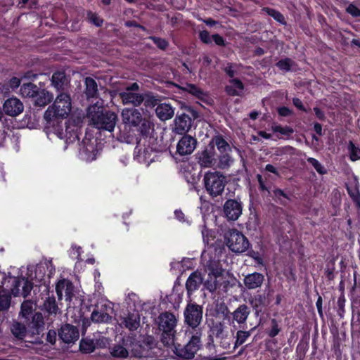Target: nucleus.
I'll list each match as a JSON object with an SVG mask.
<instances>
[{"label":"nucleus","mask_w":360,"mask_h":360,"mask_svg":"<svg viewBox=\"0 0 360 360\" xmlns=\"http://www.w3.org/2000/svg\"><path fill=\"white\" fill-rule=\"evenodd\" d=\"M72 109V101L69 94L60 93L58 94L53 103L50 105L44 112V118L51 120L52 118H65Z\"/></svg>","instance_id":"obj_4"},{"label":"nucleus","mask_w":360,"mask_h":360,"mask_svg":"<svg viewBox=\"0 0 360 360\" xmlns=\"http://www.w3.org/2000/svg\"><path fill=\"white\" fill-rule=\"evenodd\" d=\"M66 81V77L63 72H57L53 74L51 78L52 85L58 90L63 89V85Z\"/></svg>","instance_id":"obj_41"},{"label":"nucleus","mask_w":360,"mask_h":360,"mask_svg":"<svg viewBox=\"0 0 360 360\" xmlns=\"http://www.w3.org/2000/svg\"><path fill=\"white\" fill-rule=\"evenodd\" d=\"M348 150L352 161L360 160V147L356 146L352 141L349 142Z\"/></svg>","instance_id":"obj_46"},{"label":"nucleus","mask_w":360,"mask_h":360,"mask_svg":"<svg viewBox=\"0 0 360 360\" xmlns=\"http://www.w3.org/2000/svg\"><path fill=\"white\" fill-rule=\"evenodd\" d=\"M184 335V338L188 337V343L184 347H180L179 340L175 341L174 345L171 347L174 348V353L180 358L189 360L194 357L200 349L202 331L201 330H196L195 332L185 330Z\"/></svg>","instance_id":"obj_2"},{"label":"nucleus","mask_w":360,"mask_h":360,"mask_svg":"<svg viewBox=\"0 0 360 360\" xmlns=\"http://www.w3.org/2000/svg\"><path fill=\"white\" fill-rule=\"evenodd\" d=\"M155 113L160 120L166 121L172 118L174 115V109L170 104L160 103L158 105Z\"/></svg>","instance_id":"obj_26"},{"label":"nucleus","mask_w":360,"mask_h":360,"mask_svg":"<svg viewBox=\"0 0 360 360\" xmlns=\"http://www.w3.org/2000/svg\"><path fill=\"white\" fill-rule=\"evenodd\" d=\"M80 350L84 353H91L95 350V345L91 340L82 339L79 344Z\"/></svg>","instance_id":"obj_47"},{"label":"nucleus","mask_w":360,"mask_h":360,"mask_svg":"<svg viewBox=\"0 0 360 360\" xmlns=\"http://www.w3.org/2000/svg\"><path fill=\"white\" fill-rule=\"evenodd\" d=\"M158 328L162 331L161 341L164 345L172 347L175 341L179 340L181 333L176 335L175 328L178 320L176 316L168 311L161 313L157 318Z\"/></svg>","instance_id":"obj_1"},{"label":"nucleus","mask_w":360,"mask_h":360,"mask_svg":"<svg viewBox=\"0 0 360 360\" xmlns=\"http://www.w3.org/2000/svg\"><path fill=\"white\" fill-rule=\"evenodd\" d=\"M112 304L106 300H101L95 306L91 319L95 323H108L111 320Z\"/></svg>","instance_id":"obj_9"},{"label":"nucleus","mask_w":360,"mask_h":360,"mask_svg":"<svg viewBox=\"0 0 360 360\" xmlns=\"http://www.w3.org/2000/svg\"><path fill=\"white\" fill-rule=\"evenodd\" d=\"M278 112L281 116L287 117L292 114V111L287 107H281L278 109Z\"/></svg>","instance_id":"obj_63"},{"label":"nucleus","mask_w":360,"mask_h":360,"mask_svg":"<svg viewBox=\"0 0 360 360\" xmlns=\"http://www.w3.org/2000/svg\"><path fill=\"white\" fill-rule=\"evenodd\" d=\"M120 326L127 328L130 331L136 330L141 326V317L138 311L128 313L120 318Z\"/></svg>","instance_id":"obj_17"},{"label":"nucleus","mask_w":360,"mask_h":360,"mask_svg":"<svg viewBox=\"0 0 360 360\" xmlns=\"http://www.w3.org/2000/svg\"><path fill=\"white\" fill-rule=\"evenodd\" d=\"M112 356L117 359H126L129 356V342L123 340L121 343L114 344L110 347Z\"/></svg>","instance_id":"obj_22"},{"label":"nucleus","mask_w":360,"mask_h":360,"mask_svg":"<svg viewBox=\"0 0 360 360\" xmlns=\"http://www.w3.org/2000/svg\"><path fill=\"white\" fill-rule=\"evenodd\" d=\"M46 340L51 344L53 345L56 340V333L53 330H50L48 331L46 335Z\"/></svg>","instance_id":"obj_61"},{"label":"nucleus","mask_w":360,"mask_h":360,"mask_svg":"<svg viewBox=\"0 0 360 360\" xmlns=\"http://www.w3.org/2000/svg\"><path fill=\"white\" fill-rule=\"evenodd\" d=\"M238 68L236 64L228 63L227 65L224 68V70L231 79H234L233 77L238 73Z\"/></svg>","instance_id":"obj_50"},{"label":"nucleus","mask_w":360,"mask_h":360,"mask_svg":"<svg viewBox=\"0 0 360 360\" xmlns=\"http://www.w3.org/2000/svg\"><path fill=\"white\" fill-rule=\"evenodd\" d=\"M181 89L195 96L198 98L202 99L206 96V94L199 87L193 84H185L184 86H181Z\"/></svg>","instance_id":"obj_39"},{"label":"nucleus","mask_w":360,"mask_h":360,"mask_svg":"<svg viewBox=\"0 0 360 360\" xmlns=\"http://www.w3.org/2000/svg\"><path fill=\"white\" fill-rule=\"evenodd\" d=\"M150 39L161 49L164 50L168 46L167 41L164 39H161L156 37H151Z\"/></svg>","instance_id":"obj_58"},{"label":"nucleus","mask_w":360,"mask_h":360,"mask_svg":"<svg viewBox=\"0 0 360 360\" xmlns=\"http://www.w3.org/2000/svg\"><path fill=\"white\" fill-rule=\"evenodd\" d=\"M198 163L202 167H211L215 163L214 153L213 149H205L198 153Z\"/></svg>","instance_id":"obj_29"},{"label":"nucleus","mask_w":360,"mask_h":360,"mask_svg":"<svg viewBox=\"0 0 360 360\" xmlns=\"http://www.w3.org/2000/svg\"><path fill=\"white\" fill-rule=\"evenodd\" d=\"M3 109L6 115L15 117L22 112L24 106L20 99L12 97L5 101Z\"/></svg>","instance_id":"obj_15"},{"label":"nucleus","mask_w":360,"mask_h":360,"mask_svg":"<svg viewBox=\"0 0 360 360\" xmlns=\"http://www.w3.org/2000/svg\"><path fill=\"white\" fill-rule=\"evenodd\" d=\"M135 149V158L139 162L145 163L148 165L153 160L152 149L148 148L142 149L141 148H139L138 146Z\"/></svg>","instance_id":"obj_32"},{"label":"nucleus","mask_w":360,"mask_h":360,"mask_svg":"<svg viewBox=\"0 0 360 360\" xmlns=\"http://www.w3.org/2000/svg\"><path fill=\"white\" fill-rule=\"evenodd\" d=\"M223 271L221 268L216 267L210 269L207 278L206 279L204 286L211 292L219 290L220 274Z\"/></svg>","instance_id":"obj_19"},{"label":"nucleus","mask_w":360,"mask_h":360,"mask_svg":"<svg viewBox=\"0 0 360 360\" xmlns=\"http://www.w3.org/2000/svg\"><path fill=\"white\" fill-rule=\"evenodd\" d=\"M197 146V140L193 136L186 134L178 141L176 152L181 156L191 155Z\"/></svg>","instance_id":"obj_11"},{"label":"nucleus","mask_w":360,"mask_h":360,"mask_svg":"<svg viewBox=\"0 0 360 360\" xmlns=\"http://www.w3.org/2000/svg\"><path fill=\"white\" fill-rule=\"evenodd\" d=\"M87 115L91 119L92 124L98 129L112 131L117 123V116L115 112H100L99 108L96 105L88 108Z\"/></svg>","instance_id":"obj_3"},{"label":"nucleus","mask_w":360,"mask_h":360,"mask_svg":"<svg viewBox=\"0 0 360 360\" xmlns=\"http://www.w3.org/2000/svg\"><path fill=\"white\" fill-rule=\"evenodd\" d=\"M39 88L37 86L32 83L23 84L20 89V94L23 97L31 98L33 99L34 95L37 93Z\"/></svg>","instance_id":"obj_35"},{"label":"nucleus","mask_w":360,"mask_h":360,"mask_svg":"<svg viewBox=\"0 0 360 360\" xmlns=\"http://www.w3.org/2000/svg\"><path fill=\"white\" fill-rule=\"evenodd\" d=\"M86 90L85 94L88 98H94L98 93V85L96 81L91 77L85 79Z\"/></svg>","instance_id":"obj_36"},{"label":"nucleus","mask_w":360,"mask_h":360,"mask_svg":"<svg viewBox=\"0 0 360 360\" xmlns=\"http://www.w3.org/2000/svg\"><path fill=\"white\" fill-rule=\"evenodd\" d=\"M203 278L200 272L194 271L188 278L186 288L188 295L197 290L202 283Z\"/></svg>","instance_id":"obj_24"},{"label":"nucleus","mask_w":360,"mask_h":360,"mask_svg":"<svg viewBox=\"0 0 360 360\" xmlns=\"http://www.w3.org/2000/svg\"><path fill=\"white\" fill-rule=\"evenodd\" d=\"M212 39L215 42L216 44L219 46H224V40L222 37H221L218 34H213L212 36Z\"/></svg>","instance_id":"obj_64"},{"label":"nucleus","mask_w":360,"mask_h":360,"mask_svg":"<svg viewBox=\"0 0 360 360\" xmlns=\"http://www.w3.org/2000/svg\"><path fill=\"white\" fill-rule=\"evenodd\" d=\"M264 276L260 273L254 272L246 275L243 279L245 286L248 290H255L262 286Z\"/></svg>","instance_id":"obj_23"},{"label":"nucleus","mask_w":360,"mask_h":360,"mask_svg":"<svg viewBox=\"0 0 360 360\" xmlns=\"http://www.w3.org/2000/svg\"><path fill=\"white\" fill-rule=\"evenodd\" d=\"M11 332L17 338L22 339L26 335L27 330L23 324L15 322L11 326Z\"/></svg>","instance_id":"obj_45"},{"label":"nucleus","mask_w":360,"mask_h":360,"mask_svg":"<svg viewBox=\"0 0 360 360\" xmlns=\"http://www.w3.org/2000/svg\"><path fill=\"white\" fill-rule=\"evenodd\" d=\"M88 18L91 22L96 26H101L103 23V20L101 19L96 13L89 12L88 13Z\"/></svg>","instance_id":"obj_56"},{"label":"nucleus","mask_w":360,"mask_h":360,"mask_svg":"<svg viewBox=\"0 0 360 360\" xmlns=\"http://www.w3.org/2000/svg\"><path fill=\"white\" fill-rule=\"evenodd\" d=\"M58 335L64 342L73 343L79 338V330L72 325L65 324L60 328Z\"/></svg>","instance_id":"obj_18"},{"label":"nucleus","mask_w":360,"mask_h":360,"mask_svg":"<svg viewBox=\"0 0 360 360\" xmlns=\"http://www.w3.org/2000/svg\"><path fill=\"white\" fill-rule=\"evenodd\" d=\"M204 184L207 192L212 197H217L224 190L226 177L219 172H207L204 176Z\"/></svg>","instance_id":"obj_6"},{"label":"nucleus","mask_w":360,"mask_h":360,"mask_svg":"<svg viewBox=\"0 0 360 360\" xmlns=\"http://www.w3.org/2000/svg\"><path fill=\"white\" fill-rule=\"evenodd\" d=\"M140 86L136 83H132L127 86L122 92L120 93V97L124 105H131L134 107H138L142 103V95L139 91Z\"/></svg>","instance_id":"obj_8"},{"label":"nucleus","mask_w":360,"mask_h":360,"mask_svg":"<svg viewBox=\"0 0 360 360\" xmlns=\"http://www.w3.org/2000/svg\"><path fill=\"white\" fill-rule=\"evenodd\" d=\"M243 207L240 202L230 199L224 205V213L228 220L236 221L242 214Z\"/></svg>","instance_id":"obj_12"},{"label":"nucleus","mask_w":360,"mask_h":360,"mask_svg":"<svg viewBox=\"0 0 360 360\" xmlns=\"http://www.w3.org/2000/svg\"><path fill=\"white\" fill-rule=\"evenodd\" d=\"M212 142L217 146L221 153L232 151L231 147L221 136H214Z\"/></svg>","instance_id":"obj_37"},{"label":"nucleus","mask_w":360,"mask_h":360,"mask_svg":"<svg viewBox=\"0 0 360 360\" xmlns=\"http://www.w3.org/2000/svg\"><path fill=\"white\" fill-rule=\"evenodd\" d=\"M44 308L51 315H56L60 312L54 297H48L46 299L44 303Z\"/></svg>","instance_id":"obj_38"},{"label":"nucleus","mask_w":360,"mask_h":360,"mask_svg":"<svg viewBox=\"0 0 360 360\" xmlns=\"http://www.w3.org/2000/svg\"><path fill=\"white\" fill-rule=\"evenodd\" d=\"M219 291H221L223 292H226L229 289L231 285L230 282L228 280V278L223 274L221 272L220 274V278H219Z\"/></svg>","instance_id":"obj_51"},{"label":"nucleus","mask_w":360,"mask_h":360,"mask_svg":"<svg viewBox=\"0 0 360 360\" xmlns=\"http://www.w3.org/2000/svg\"><path fill=\"white\" fill-rule=\"evenodd\" d=\"M212 335L215 337L217 340L220 338H223L224 335L229 334L227 330V327L226 326L224 323L218 322L213 324L211 328Z\"/></svg>","instance_id":"obj_33"},{"label":"nucleus","mask_w":360,"mask_h":360,"mask_svg":"<svg viewBox=\"0 0 360 360\" xmlns=\"http://www.w3.org/2000/svg\"><path fill=\"white\" fill-rule=\"evenodd\" d=\"M346 11L353 17H360V9L354 4H349L347 8Z\"/></svg>","instance_id":"obj_59"},{"label":"nucleus","mask_w":360,"mask_h":360,"mask_svg":"<svg viewBox=\"0 0 360 360\" xmlns=\"http://www.w3.org/2000/svg\"><path fill=\"white\" fill-rule=\"evenodd\" d=\"M5 282L2 283L1 286L3 290L2 292H0V310H4L9 307L11 302V297L8 295V286L6 285V288L4 287Z\"/></svg>","instance_id":"obj_40"},{"label":"nucleus","mask_w":360,"mask_h":360,"mask_svg":"<svg viewBox=\"0 0 360 360\" xmlns=\"http://www.w3.org/2000/svg\"><path fill=\"white\" fill-rule=\"evenodd\" d=\"M307 162L314 167L319 174H327V169L316 159L314 158H308Z\"/></svg>","instance_id":"obj_49"},{"label":"nucleus","mask_w":360,"mask_h":360,"mask_svg":"<svg viewBox=\"0 0 360 360\" xmlns=\"http://www.w3.org/2000/svg\"><path fill=\"white\" fill-rule=\"evenodd\" d=\"M56 290L59 300H62L64 297L66 301L72 300L74 286L70 281L66 279L60 281L56 285Z\"/></svg>","instance_id":"obj_16"},{"label":"nucleus","mask_w":360,"mask_h":360,"mask_svg":"<svg viewBox=\"0 0 360 360\" xmlns=\"http://www.w3.org/2000/svg\"><path fill=\"white\" fill-rule=\"evenodd\" d=\"M274 132H278L283 135H290L293 133V129L289 127H283L281 125L274 124L271 127Z\"/></svg>","instance_id":"obj_53"},{"label":"nucleus","mask_w":360,"mask_h":360,"mask_svg":"<svg viewBox=\"0 0 360 360\" xmlns=\"http://www.w3.org/2000/svg\"><path fill=\"white\" fill-rule=\"evenodd\" d=\"M79 155L86 162H91L96 159V153L94 146L90 143L84 142V146L80 148Z\"/></svg>","instance_id":"obj_31"},{"label":"nucleus","mask_w":360,"mask_h":360,"mask_svg":"<svg viewBox=\"0 0 360 360\" xmlns=\"http://www.w3.org/2000/svg\"><path fill=\"white\" fill-rule=\"evenodd\" d=\"M276 66L282 71L288 72L295 70L296 64L295 63L289 58L280 60L276 63Z\"/></svg>","instance_id":"obj_42"},{"label":"nucleus","mask_w":360,"mask_h":360,"mask_svg":"<svg viewBox=\"0 0 360 360\" xmlns=\"http://www.w3.org/2000/svg\"><path fill=\"white\" fill-rule=\"evenodd\" d=\"M280 332V328L276 319L271 320V328L269 331V335L271 338L276 336Z\"/></svg>","instance_id":"obj_55"},{"label":"nucleus","mask_w":360,"mask_h":360,"mask_svg":"<svg viewBox=\"0 0 360 360\" xmlns=\"http://www.w3.org/2000/svg\"><path fill=\"white\" fill-rule=\"evenodd\" d=\"M129 352L131 356L137 358H153L156 352L148 346L143 347L138 342H129Z\"/></svg>","instance_id":"obj_14"},{"label":"nucleus","mask_w":360,"mask_h":360,"mask_svg":"<svg viewBox=\"0 0 360 360\" xmlns=\"http://www.w3.org/2000/svg\"><path fill=\"white\" fill-rule=\"evenodd\" d=\"M33 311V302L30 300L23 302L21 304L20 314L23 317L27 319Z\"/></svg>","instance_id":"obj_48"},{"label":"nucleus","mask_w":360,"mask_h":360,"mask_svg":"<svg viewBox=\"0 0 360 360\" xmlns=\"http://www.w3.org/2000/svg\"><path fill=\"white\" fill-rule=\"evenodd\" d=\"M2 276L5 281L8 279V282L11 281L14 283L13 288H11V292L15 297L21 295L26 297L32 290L33 284L27 279L15 277L7 278L5 274H2Z\"/></svg>","instance_id":"obj_10"},{"label":"nucleus","mask_w":360,"mask_h":360,"mask_svg":"<svg viewBox=\"0 0 360 360\" xmlns=\"http://www.w3.org/2000/svg\"><path fill=\"white\" fill-rule=\"evenodd\" d=\"M184 315L185 323L188 326V328L185 330L195 332L196 330H201L199 326L202 319V307L194 303L188 304Z\"/></svg>","instance_id":"obj_7"},{"label":"nucleus","mask_w":360,"mask_h":360,"mask_svg":"<svg viewBox=\"0 0 360 360\" xmlns=\"http://www.w3.org/2000/svg\"><path fill=\"white\" fill-rule=\"evenodd\" d=\"M199 37L201 41L205 44H210L212 41L211 37L209 32L206 30L201 31L199 34Z\"/></svg>","instance_id":"obj_60"},{"label":"nucleus","mask_w":360,"mask_h":360,"mask_svg":"<svg viewBox=\"0 0 360 360\" xmlns=\"http://www.w3.org/2000/svg\"><path fill=\"white\" fill-rule=\"evenodd\" d=\"M224 240L227 247L236 253L245 252L250 245L247 238L234 229H229L224 233Z\"/></svg>","instance_id":"obj_5"},{"label":"nucleus","mask_w":360,"mask_h":360,"mask_svg":"<svg viewBox=\"0 0 360 360\" xmlns=\"http://www.w3.org/2000/svg\"><path fill=\"white\" fill-rule=\"evenodd\" d=\"M268 295L265 292H257L249 299L250 304L255 310L256 316H258L262 312L263 307L269 303Z\"/></svg>","instance_id":"obj_20"},{"label":"nucleus","mask_w":360,"mask_h":360,"mask_svg":"<svg viewBox=\"0 0 360 360\" xmlns=\"http://www.w3.org/2000/svg\"><path fill=\"white\" fill-rule=\"evenodd\" d=\"M218 340L220 347H221L224 349L229 350L231 348L233 339L231 335L229 334L224 335L223 338H220Z\"/></svg>","instance_id":"obj_52"},{"label":"nucleus","mask_w":360,"mask_h":360,"mask_svg":"<svg viewBox=\"0 0 360 360\" xmlns=\"http://www.w3.org/2000/svg\"><path fill=\"white\" fill-rule=\"evenodd\" d=\"M174 131L176 134H183L188 131L192 125V119L185 113L177 115L174 119Z\"/></svg>","instance_id":"obj_21"},{"label":"nucleus","mask_w":360,"mask_h":360,"mask_svg":"<svg viewBox=\"0 0 360 360\" xmlns=\"http://www.w3.org/2000/svg\"><path fill=\"white\" fill-rule=\"evenodd\" d=\"M20 79L17 78V77H12L9 82H8V86L9 88H11V89H15V88H17L20 86Z\"/></svg>","instance_id":"obj_62"},{"label":"nucleus","mask_w":360,"mask_h":360,"mask_svg":"<svg viewBox=\"0 0 360 360\" xmlns=\"http://www.w3.org/2000/svg\"><path fill=\"white\" fill-rule=\"evenodd\" d=\"M250 314V309L246 304H240L232 313L233 320L238 324H243L246 322Z\"/></svg>","instance_id":"obj_27"},{"label":"nucleus","mask_w":360,"mask_h":360,"mask_svg":"<svg viewBox=\"0 0 360 360\" xmlns=\"http://www.w3.org/2000/svg\"><path fill=\"white\" fill-rule=\"evenodd\" d=\"M252 330L253 328L250 330H238L235 336L236 341L233 347V349H236L237 347L244 344L250 337Z\"/></svg>","instance_id":"obj_34"},{"label":"nucleus","mask_w":360,"mask_h":360,"mask_svg":"<svg viewBox=\"0 0 360 360\" xmlns=\"http://www.w3.org/2000/svg\"><path fill=\"white\" fill-rule=\"evenodd\" d=\"M142 103L146 108H153L158 105L159 99L150 92H146L142 95Z\"/></svg>","instance_id":"obj_43"},{"label":"nucleus","mask_w":360,"mask_h":360,"mask_svg":"<svg viewBox=\"0 0 360 360\" xmlns=\"http://www.w3.org/2000/svg\"><path fill=\"white\" fill-rule=\"evenodd\" d=\"M244 90V85L239 79H230L225 86L226 93L231 96H240Z\"/></svg>","instance_id":"obj_25"},{"label":"nucleus","mask_w":360,"mask_h":360,"mask_svg":"<svg viewBox=\"0 0 360 360\" xmlns=\"http://www.w3.org/2000/svg\"><path fill=\"white\" fill-rule=\"evenodd\" d=\"M32 323L37 328L44 325V319L41 313H36L32 317Z\"/></svg>","instance_id":"obj_57"},{"label":"nucleus","mask_w":360,"mask_h":360,"mask_svg":"<svg viewBox=\"0 0 360 360\" xmlns=\"http://www.w3.org/2000/svg\"><path fill=\"white\" fill-rule=\"evenodd\" d=\"M143 117L140 110L134 108H126L122 111V118L124 124L135 127Z\"/></svg>","instance_id":"obj_13"},{"label":"nucleus","mask_w":360,"mask_h":360,"mask_svg":"<svg viewBox=\"0 0 360 360\" xmlns=\"http://www.w3.org/2000/svg\"><path fill=\"white\" fill-rule=\"evenodd\" d=\"M231 152L223 153L219 158V167L225 169L229 167L233 162V158L230 155Z\"/></svg>","instance_id":"obj_44"},{"label":"nucleus","mask_w":360,"mask_h":360,"mask_svg":"<svg viewBox=\"0 0 360 360\" xmlns=\"http://www.w3.org/2000/svg\"><path fill=\"white\" fill-rule=\"evenodd\" d=\"M53 99L52 94L44 89H38L37 93L33 98L35 105L43 107L49 103Z\"/></svg>","instance_id":"obj_30"},{"label":"nucleus","mask_w":360,"mask_h":360,"mask_svg":"<svg viewBox=\"0 0 360 360\" xmlns=\"http://www.w3.org/2000/svg\"><path fill=\"white\" fill-rule=\"evenodd\" d=\"M268 14L273 17L276 21L285 23L284 16L278 11L274 9H268Z\"/></svg>","instance_id":"obj_54"},{"label":"nucleus","mask_w":360,"mask_h":360,"mask_svg":"<svg viewBox=\"0 0 360 360\" xmlns=\"http://www.w3.org/2000/svg\"><path fill=\"white\" fill-rule=\"evenodd\" d=\"M135 127L142 136H148L154 131V123L149 116H145Z\"/></svg>","instance_id":"obj_28"}]
</instances>
